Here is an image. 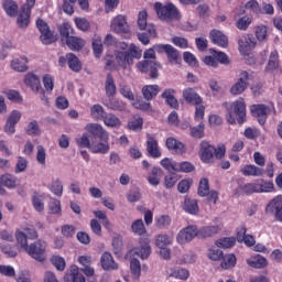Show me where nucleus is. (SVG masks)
<instances>
[{
    "instance_id": "f257e3e1",
    "label": "nucleus",
    "mask_w": 282,
    "mask_h": 282,
    "mask_svg": "<svg viewBox=\"0 0 282 282\" xmlns=\"http://www.w3.org/2000/svg\"><path fill=\"white\" fill-rule=\"evenodd\" d=\"M142 51L138 48L134 44H129L124 42H119L117 44V50L115 51V58L118 67L127 69L133 65V58H141Z\"/></svg>"
},
{
    "instance_id": "f03ea898",
    "label": "nucleus",
    "mask_w": 282,
    "mask_h": 282,
    "mask_svg": "<svg viewBox=\"0 0 282 282\" xmlns=\"http://www.w3.org/2000/svg\"><path fill=\"white\" fill-rule=\"evenodd\" d=\"M224 107L227 111L226 120L229 124H243L246 122V100L239 97L236 101L225 102Z\"/></svg>"
},
{
    "instance_id": "7ed1b4c3",
    "label": "nucleus",
    "mask_w": 282,
    "mask_h": 282,
    "mask_svg": "<svg viewBox=\"0 0 282 282\" xmlns=\"http://www.w3.org/2000/svg\"><path fill=\"white\" fill-rule=\"evenodd\" d=\"M144 61L139 62L137 67L142 74L150 72V78H158V69H160V64L155 62V46L149 48L143 54Z\"/></svg>"
},
{
    "instance_id": "20e7f679",
    "label": "nucleus",
    "mask_w": 282,
    "mask_h": 282,
    "mask_svg": "<svg viewBox=\"0 0 282 282\" xmlns=\"http://www.w3.org/2000/svg\"><path fill=\"white\" fill-rule=\"evenodd\" d=\"M226 155V145L220 144L217 148L210 145L208 142L200 143V160L205 164H213L216 160H221Z\"/></svg>"
},
{
    "instance_id": "39448f33",
    "label": "nucleus",
    "mask_w": 282,
    "mask_h": 282,
    "mask_svg": "<svg viewBox=\"0 0 282 282\" xmlns=\"http://www.w3.org/2000/svg\"><path fill=\"white\" fill-rule=\"evenodd\" d=\"M154 8L161 21H165L166 23H172V21H180V19H182V13H180V10L173 3L162 6V3L156 2L154 4Z\"/></svg>"
},
{
    "instance_id": "423d86ee",
    "label": "nucleus",
    "mask_w": 282,
    "mask_h": 282,
    "mask_svg": "<svg viewBox=\"0 0 282 282\" xmlns=\"http://www.w3.org/2000/svg\"><path fill=\"white\" fill-rule=\"evenodd\" d=\"M24 84L26 87H30L34 94H40L42 102L50 105V99L45 96V89L41 86V77H39V75L28 73L24 77Z\"/></svg>"
},
{
    "instance_id": "0eeeda50",
    "label": "nucleus",
    "mask_w": 282,
    "mask_h": 282,
    "mask_svg": "<svg viewBox=\"0 0 282 282\" xmlns=\"http://www.w3.org/2000/svg\"><path fill=\"white\" fill-rule=\"evenodd\" d=\"M47 250V242L44 240H37L33 243H31L26 249V254L34 259L35 261H39L40 263H43L45 259H47V256L45 254Z\"/></svg>"
},
{
    "instance_id": "6e6552de",
    "label": "nucleus",
    "mask_w": 282,
    "mask_h": 282,
    "mask_svg": "<svg viewBox=\"0 0 282 282\" xmlns=\"http://www.w3.org/2000/svg\"><path fill=\"white\" fill-rule=\"evenodd\" d=\"M154 50L159 54H163V52H165L167 61L172 63V65H177V63L182 61L180 51H177V48L173 47V45L171 44H156L154 45Z\"/></svg>"
},
{
    "instance_id": "1a4fd4ad",
    "label": "nucleus",
    "mask_w": 282,
    "mask_h": 282,
    "mask_svg": "<svg viewBox=\"0 0 282 282\" xmlns=\"http://www.w3.org/2000/svg\"><path fill=\"white\" fill-rule=\"evenodd\" d=\"M248 80H250V74L247 70H242L238 75L237 82L230 87L229 94L231 96H241L248 89Z\"/></svg>"
},
{
    "instance_id": "9d476101",
    "label": "nucleus",
    "mask_w": 282,
    "mask_h": 282,
    "mask_svg": "<svg viewBox=\"0 0 282 282\" xmlns=\"http://www.w3.org/2000/svg\"><path fill=\"white\" fill-rule=\"evenodd\" d=\"M272 111H274V106H265L263 104L251 106V113L253 118H257L259 124H265L268 117Z\"/></svg>"
},
{
    "instance_id": "9b49d317",
    "label": "nucleus",
    "mask_w": 282,
    "mask_h": 282,
    "mask_svg": "<svg viewBox=\"0 0 282 282\" xmlns=\"http://www.w3.org/2000/svg\"><path fill=\"white\" fill-rule=\"evenodd\" d=\"M127 257L128 259L139 257V259H142V261L147 260L149 257H151V245H149L148 240H140V247L131 249Z\"/></svg>"
},
{
    "instance_id": "f8f14e48",
    "label": "nucleus",
    "mask_w": 282,
    "mask_h": 282,
    "mask_svg": "<svg viewBox=\"0 0 282 282\" xmlns=\"http://www.w3.org/2000/svg\"><path fill=\"white\" fill-rule=\"evenodd\" d=\"M21 111L19 110H12L9 113L3 127V131L7 133V135H14V133H17V124L21 122Z\"/></svg>"
},
{
    "instance_id": "ddd939ff",
    "label": "nucleus",
    "mask_w": 282,
    "mask_h": 282,
    "mask_svg": "<svg viewBox=\"0 0 282 282\" xmlns=\"http://www.w3.org/2000/svg\"><path fill=\"white\" fill-rule=\"evenodd\" d=\"M194 237H199L197 227L195 226H187L185 228H183L176 236V241L177 243H180L181 246H184L186 243H191V240Z\"/></svg>"
},
{
    "instance_id": "4468645a",
    "label": "nucleus",
    "mask_w": 282,
    "mask_h": 282,
    "mask_svg": "<svg viewBox=\"0 0 282 282\" xmlns=\"http://www.w3.org/2000/svg\"><path fill=\"white\" fill-rule=\"evenodd\" d=\"M36 28L41 32V41L44 45H52L54 43V33L50 30V25L45 21L37 19Z\"/></svg>"
},
{
    "instance_id": "2eb2a0df",
    "label": "nucleus",
    "mask_w": 282,
    "mask_h": 282,
    "mask_svg": "<svg viewBox=\"0 0 282 282\" xmlns=\"http://www.w3.org/2000/svg\"><path fill=\"white\" fill-rule=\"evenodd\" d=\"M110 28L116 34H128L129 23H127V18L124 15H117L111 21Z\"/></svg>"
},
{
    "instance_id": "dca6fc26",
    "label": "nucleus",
    "mask_w": 282,
    "mask_h": 282,
    "mask_svg": "<svg viewBox=\"0 0 282 282\" xmlns=\"http://www.w3.org/2000/svg\"><path fill=\"white\" fill-rule=\"evenodd\" d=\"M85 130L91 135H97L99 140H109V132L98 123H87Z\"/></svg>"
},
{
    "instance_id": "f3484780",
    "label": "nucleus",
    "mask_w": 282,
    "mask_h": 282,
    "mask_svg": "<svg viewBox=\"0 0 282 282\" xmlns=\"http://www.w3.org/2000/svg\"><path fill=\"white\" fill-rule=\"evenodd\" d=\"M267 213H274L276 219L282 221V195L274 197L267 206Z\"/></svg>"
},
{
    "instance_id": "a211bd4d",
    "label": "nucleus",
    "mask_w": 282,
    "mask_h": 282,
    "mask_svg": "<svg viewBox=\"0 0 282 282\" xmlns=\"http://www.w3.org/2000/svg\"><path fill=\"white\" fill-rule=\"evenodd\" d=\"M165 144L169 151L176 153V155H183V153H186V147L184 143L173 137L167 138Z\"/></svg>"
},
{
    "instance_id": "6ab92c4d",
    "label": "nucleus",
    "mask_w": 282,
    "mask_h": 282,
    "mask_svg": "<svg viewBox=\"0 0 282 282\" xmlns=\"http://www.w3.org/2000/svg\"><path fill=\"white\" fill-rule=\"evenodd\" d=\"M101 141H91L90 151L91 153H101L105 155L109 153V139H100Z\"/></svg>"
},
{
    "instance_id": "aec40b11",
    "label": "nucleus",
    "mask_w": 282,
    "mask_h": 282,
    "mask_svg": "<svg viewBox=\"0 0 282 282\" xmlns=\"http://www.w3.org/2000/svg\"><path fill=\"white\" fill-rule=\"evenodd\" d=\"M183 98L186 102H189L191 105H202V102H204L199 94L195 91V88H185L183 90Z\"/></svg>"
},
{
    "instance_id": "412c9836",
    "label": "nucleus",
    "mask_w": 282,
    "mask_h": 282,
    "mask_svg": "<svg viewBox=\"0 0 282 282\" xmlns=\"http://www.w3.org/2000/svg\"><path fill=\"white\" fill-rule=\"evenodd\" d=\"M155 36H158V32L153 24H150L142 33H138V39L143 45H149L151 43L150 39H155Z\"/></svg>"
},
{
    "instance_id": "4be33fe9",
    "label": "nucleus",
    "mask_w": 282,
    "mask_h": 282,
    "mask_svg": "<svg viewBox=\"0 0 282 282\" xmlns=\"http://www.w3.org/2000/svg\"><path fill=\"white\" fill-rule=\"evenodd\" d=\"M238 45L242 54H248V52H250V50L254 47V45H257V42L254 41L253 37H250V35H242L238 40Z\"/></svg>"
},
{
    "instance_id": "5701e85b",
    "label": "nucleus",
    "mask_w": 282,
    "mask_h": 282,
    "mask_svg": "<svg viewBox=\"0 0 282 282\" xmlns=\"http://www.w3.org/2000/svg\"><path fill=\"white\" fill-rule=\"evenodd\" d=\"M221 230V225H209L198 230V237L200 239H207V237H215Z\"/></svg>"
},
{
    "instance_id": "b1692460",
    "label": "nucleus",
    "mask_w": 282,
    "mask_h": 282,
    "mask_svg": "<svg viewBox=\"0 0 282 282\" xmlns=\"http://www.w3.org/2000/svg\"><path fill=\"white\" fill-rule=\"evenodd\" d=\"M147 151L150 158H162V151H160V147L158 145V141L154 138H148L147 141Z\"/></svg>"
},
{
    "instance_id": "393cba45",
    "label": "nucleus",
    "mask_w": 282,
    "mask_h": 282,
    "mask_svg": "<svg viewBox=\"0 0 282 282\" xmlns=\"http://www.w3.org/2000/svg\"><path fill=\"white\" fill-rule=\"evenodd\" d=\"M210 39L215 45L228 47V37L221 31L213 30L210 32Z\"/></svg>"
},
{
    "instance_id": "a878e982",
    "label": "nucleus",
    "mask_w": 282,
    "mask_h": 282,
    "mask_svg": "<svg viewBox=\"0 0 282 282\" xmlns=\"http://www.w3.org/2000/svg\"><path fill=\"white\" fill-rule=\"evenodd\" d=\"M161 96L165 99L166 105L172 107V109H177L180 107V102L175 98V89L167 88L162 93Z\"/></svg>"
},
{
    "instance_id": "bb28decb",
    "label": "nucleus",
    "mask_w": 282,
    "mask_h": 282,
    "mask_svg": "<svg viewBox=\"0 0 282 282\" xmlns=\"http://www.w3.org/2000/svg\"><path fill=\"white\" fill-rule=\"evenodd\" d=\"M247 264L250 268H254L256 270H261L263 268H268V259L263 256H256L247 259Z\"/></svg>"
},
{
    "instance_id": "cd10ccee",
    "label": "nucleus",
    "mask_w": 282,
    "mask_h": 282,
    "mask_svg": "<svg viewBox=\"0 0 282 282\" xmlns=\"http://www.w3.org/2000/svg\"><path fill=\"white\" fill-rule=\"evenodd\" d=\"M100 263L104 270H118V263L113 261V256H111L109 252L102 253Z\"/></svg>"
},
{
    "instance_id": "c85d7f7f",
    "label": "nucleus",
    "mask_w": 282,
    "mask_h": 282,
    "mask_svg": "<svg viewBox=\"0 0 282 282\" xmlns=\"http://www.w3.org/2000/svg\"><path fill=\"white\" fill-rule=\"evenodd\" d=\"M31 10L32 9L22 7V10L19 13L18 20H17L19 28L24 29V28H28V25H30V14H32Z\"/></svg>"
},
{
    "instance_id": "c756f323",
    "label": "nucleus",
    "mask_w": 282,
    "mask_h": 282,
    "mask_svg": "<svg viewBox=\"0 0 282 282\" xmlns=\"http://www.w3.org/2000/svg\"><path fill=\"white\" fill-rule=\"evenodd\" d=\"M167 274L169 276H172L173 279H180L181 281H186L188 276H191L188 270L180 267L171 268Z\"/></svg>"
},
{
    "instance_id": "7c9ffc66",
    "label": "nucleus",
    "mask_w": 282,
    "mask_h": 282,
    "mask_svg": "<svg viewBox=\"0 0 282 282\" xmlns=\"http://www.w3.org/2000/svg\"><path fill=\"white\" fill-rule=\"evenodd\" d=\"M66 45L73 52H80V50L85 47V40L78 36H70L68 40H66Z\"/></svg>"
},
{
    "instance_id": "2f4dec72",
    "label": "nucleus",
    "mask_w": 282,
    "mask_h": 282,
    "mask_svg": "<svg viewBox=\"0 0 282 282\" xmlns=\"http://www.w3.org/2000/svg\"><path fill=\"white\" fill-rule=\"evenodd\" d=\"M2 8L8 17H17L19 4L14 0H2Z\"/></svg>"
},
{
    "instance_id": "473e14b6",
    "label": "nucleus",
    "mask_w": 282,
    "mask_h": 282,
    "mask_svg": "<svg viewBox=\"0 0 282 282\" xmlns=\"http://www.w3.org/2000/svg\"><path fill=\"white\" fill-rule=\"evenodd\" d=\"M240 172L247 177H261L263 175V169L256 165H245Z\"/></svg>"
},
{
    "instance_id": "72a5a7b5",
    "label": "nucleus",
    "mask_w": 282,
    "mask_h": 282,
    "mask_svg": "<svg viewBox=\"0 0 282 282\" xmlns=\"http://www.w3.org/2000/svg\"><path fill=\"white\" fill-rule=\"evenodd\" d=\"M104 124H106V127H109L110 129H120V127H122V121L120 120V118H118V116L113 113H108L104 117Z\"/></svg>"
},
{
    "instance_id": "f704fd0d",
    "label": "nucleus",
    "mask_w": 282,
    "mask_h": 282,
    "mask_svg": "<svg viewBox=\"0 0 282 282\" xmlns=\"http://www.w3.org/2000/svg\"><path fill=\"white\" fill-rule=\"evenodd\" d=\"M28 63H29L28 57L14 58L11 62V69H13L14 72H20V73L28 72V69H29Z\"/></svg>"
},
{
    "instance_id": "c9c22d12",
    "label": "nucleus",
    "mask_w": 282,
    "mask_h": 282,
    "mask_svg": "<svg viewBox=\"0 0 282 282\" xmlns=\"http://www.w3.org/2000/svg\"><path fill=\"white\" fill-rule=\"evenodd\" d=\"M160 91V86L158 85H145L142 88V96L145 100H153Z\"/></svg>"
},
{
    "instance_id": "e433bc0d",
    "label": "nucleus",
    "mask_w": 282,
    "mask_h": 282,
    "mask_svg": "<svg viewBox=\"0 0 282 282\" xmlns=\"http://www.w3.org/2000/svg\"><path fill=\"white\" fill-rule=\"evenodd\" d=\"M67 63L69 69L72 72H80L83 69V64L80 63V59L74 54V53H68L66 54Z\"/></svg>"
},
{
    "instance_id": "4c0bfd02",
    "label": "nucleus",
    "mask_w": 282,
    "mask_h": 282,
    "mask_svg": "<svg viewBox=\"0 0 282 282\" xmlns=\"http://www.w3.org/2000/svg\"><path fill=\"white\" fill-rule=\"evenodd\" d=\"M105 89L108 98H113L116 96V82L113 80V75L107 74L105 82Z\"/></svg>"
},
{
    "instance_id": "58836bf2",
    "label": "nucleus",
    "mask_w": 282,
    "mask_h": 282,
    "mask_svg": "<svg viewBox=\"0 0 282 282\" xmlns=\"http://www.w3.org/2000/svg\"><path fill=\"white\" fill-rule=\"evenodd\" d=\"M15 239L20 250H24L25 252L26 249L30 248V245L28 243V235L21 231V229L15 230Z\"/></svg>"
},
{
    "instance_id": "ea45409f",
    "label": "nucleus",
    "mask_w": 282,
    "mask_h": 282,
    "mask_svg": "<svg viewBox=\"0 0 282 282\" xmlns=\"http://www.w3.org/2000/svg\"><path fill=\"white\" fill-rule=\"evenodd\" d=\"M184 210L189 215H197L199 213V205L196 199L185 198Z\"/></svg>"
},
{
    "instance_id": "a19ab883",
    "label": "nucleus",
    "mask_w": 282,
    "mask_h": 282,
    "mask_svg": "<svg viewBox=\"0 0 282 282\" xmlns=\"http://www.w3.org/2000/svg\"><path fill=\"white\" fill-rule=\"evenodd\" d=\"M162 169L153 167L151 174L148 176L149 184H151V186H159L160 180H162Z\"/></svg>"
},
{
    "instance_id": "79ce46f5",
    "label": "nucleus",
    "mask_w": 282,
    "mask_h": 282,
    "mask_svg": "<svg viewBox=\"0 0 282 282\" xmlns=\"http://www.w3.org/2000/svg\"><path fill=\"white\" fill-rule=\"evenodd\" d=\"M173 243V236H169L166 234H160L155 238V246L158 248H169Z\"/></svg>"
},
{
    "instance_id": "37998d69",
    "label": "nucleus",
    "mask_w": 282,
    "mask_h": 282,
    "mask_svg": "<svg viewBox=\"0 0 282 282\" xmlns=\"http://www.w3.org/2000/svg\"><path fill=\"white\" fill-rule=\"evenodd\" d=\"M131 230L133 235H138L139 237H142V235H147V227L144 226V220H134L131 225Z\"/></svg>"
},
{
    "instance_id": "c03bdc74",
    "label": "nucleus",
    "mask_w": 282,
    "mask_h": 282,
    "mask_svg": "<svg viewBox=\"0 0 282 282\" xmlns=\"http://www.w3.org/2000/svg\"><path fill=\"white\" fill-rule=\"evenodd\" d=\"M235 265H237V257H235V254L229 253L223 257V261L220 263V268H223V270H230V268H235Z\"/></svg>"
},
{
    "instance_id": "a18cd8bd",
    "label": "nucleus",
    "mask_w": 282,
    "mask_h": 282,
    "mask_svg": "<svg viewBox=\"0 0 282 282\" xmlns=\"http://www.w3.org/2000/svg\"><path fill=\"white\" fill-rule=\"evenodd\" d=\"M258 193H272L274 191V183L268 181H257L256 182Z\"/></svg>"
},
{
    "instance_id": "49530a36",
    "label": "nucleus",
    "mask_w": 282,
    "mask_h": 282,
    "mask_svg": "<svg viewBox=\"0 0 282 282\" xmlns=\"http://www.w3.org/2000/svg\"><path fill=\"white\" fill-rule=\"evenodd\" d=\"M25 133L28 135H33V137H39L41 135V126H39V121L36 120H31L26 128H25Z\"/></svg>"
},
{
    "instance_id": "de8ad7c7",
    "label": "nucleus",
    "mask_w": 282,
    "mask_h": 282,
    "mask_svg": "<svg viewBox=\"0 0 282 282\" xmlns=\"http://www.w3.org/2000/svg\"><path fill=\"white\" fill-rule=\"evenodd\" d=\"M32 204H33L34 210H36L37 213H43V210H45V200L42 195L36 193L33 194Z\"/></svg>"
},
{
    "instance_id": "09e8293b",
    "label": "nucleus",
    "mask_w": 282,
    "mask_h": 282,
    "mask_svg": "<svg viewBox=\"0 0 282 282\" xmlns=\"http://www.w3.org/2000/svg\"><path fill=\"white\" fill-rule=\"evenodd\" d=\"M245 10H249V12H252L253 14H263V9L257 0H249L245 4Z\"/></svg>"
},
{
    "instance_id": "8fccbe9b",
    "label": "nucleus",
    "mask_w": 282,
    "mask_h": 282,
    "mask_svg": "<svg viewBox=\"0 0 282 282\" xmlns=\"http://www.w3.org/2000/svg\"><path fill=\"white\" fill-rule=\"evenodd\" d=\"M0 182L7 188H17V178L12 174H3L0 177Z\"/></svg>"
},
{
    "instance_id": "3c124183",
    "label": "nucleus",
    "mask_w": 282,
    "mask_h": 282,
    "mask_svg": "<svg viewBox=\"0 0 282 282\" xmlns=\"http://www.w3.org/2000/svg\"><path fill=\"white\" fill-rule=\"evenodd\" d=\"M42 83L46 94H52V91H54V76L45 74L42 78Z\"/></svg>"
},
{
    "instance_id": "603ef678",
    "label": "nucleus",
    "mask_w": 282,
    "mask_h": 282,
    "mask_svg": "<svg viewBox=\"0 0 282 282\" xmlns=\"http://www.w3.org/2000/svg\"><path fill=\"white\" fill-rule=\"evenodd\" d=\"M108 109H112V111H124L127 109V104L120 99H111L107 104Z\"/></svg>"
},
{
    "instance_id": "864d4df0",
    "label": "nucleus",
    "mask_w": 282,
    "mask_h": 282,
    "mask_svg": "<svg viewBox=\"0 0 282 282\" xmlns=\"http://www.w3.org/2000/svg\"><path fill=\"white\" fill-rule=\"evenodd\" d=\"M147 11H140L138 14L137 25L141 32H144V30H149V26L151 24L147 23Z\"/></svg>"
},
{
    "instance_id": "5fc2aeb1",
    "label": "nucleus",
    "mask_w": 282,
    "mask_h": 282,
    "mask_svg": "<svg viewBox=\"0 0 282 282\" xmlns=\"http://www.w3.org/2000/svg\"><path fill=\"white\" fill-rule=\"evenodd\" d=\"M48 212L51 215H61V200L51 197L48 202Z\"/></svg>"
},
{
    "instance_id": "6e6d98bb",
    "label": "nucleus",
    "mask_w": 282,
    "mask_h": 282,
    "mask_svg": "<svg viewBox=\"0 0 282 282\" xmlns=\"http://www.w3.org/2000/svg\"><path fill=\"white\" fill-rule=\"evenodd\" d=\"M155 226L160 229L169 228L171 226V216L161 215L155 217Z\"/></svg>"
},
{
    "instance_id": "4d7b16f0",
    "label": "nucleus",
    "mask_w": 282,
    "mask_h": 282,
    "mask_svg": "<svg viewBox=\"0 0 282 282\" xmlns=\"http://www.w3.org/2000/svg\"><path fill=\"white\" fill-rule=\"evenodd\" d=\"M119 93L123 98H127L128 100H135V95H133V91L131 90V87L127 84H120L119 85Z\"/></svg>"
},
{
    "instance_id": "13d9d810",
    "label": "nucleus",
    "mask_w": 282,
    "mask_h": 282,
    "mask_svg": "<svg viewBox=\"0 0 282 282\" xmlns=\"http://www.w3.org/2000/svg\"><path fill=\"white\" fill-rule=\"evenodd\" d=\"M75 142L79 149H89V151L91 150V141L89 140V134L87 133H84L82 137L77 138Z\"/></svg>"
},
{
    "instance_id": "bf43d9fd",
    "label": "nucleus",
    "mask_w": 282,
    "mask_h": 282,
    "mask_svg": "<svg viewBox=\"0 0 282 282\" xmlns=\"http://www.w3.org/2000/svg\"><path fill=\"white\" fill-rule=\"evenodd\" d=\"M90 116L91 118H95V120H104L105 118V108H102L100 105H94L90 108Z\"/></svg>"
},
{
    "instance_id": "052dcab7",
    "label": "nucleus",
    "mask_w": 282,
    "mask_h": 282,
    "mask_svg": "<svg viewBox=\"0 0 282 282\" xmlns=\"http://www.w3.org/2000/svg\"><path fill=\"white\" fill-rule=\"evenodd\" d=\"M130 270L131 273L137 276V279H140V274L142 272V264H140V260L135 258H130Z\"/></svg>"
},
{
    "instance_id": "680f3d73",
    "label": "nucleus",
    "mask_w": 282,
    "mask_h": 282,
    "mask_svg": "<svg viewBox=\"0 0 282 282\" xmlns=\"http://www.w3.org/2000/svg\"><path fill=\"white\" fill-rule=\"evenodd\" d=\"M210 193V186L208 185V178H202L198 185V195L199 197H207Z\"/></svg>"
},
{
    "instance_id": "e2e57ef3",
    "label": "nucleus",
    "mask_w": 282,
    "mask_h": 282,
    "mask_svg": "<svg viewBox=\"0 0 282 282\" xmlns=\"http://www.w3.org/2000/svg\"><path fill=\"white\" fill-rule=\"evenodd\" d=\"M160 164L163 169H165V171H169V173H171V171L177 172V162L173 161L172 159L165 158L161 160Z\"/></svg>"
},
{
    "instance_id": "0e129e2a",
    "label": "nucleus",
    "mask_w": 282,
    "mask_h": 282,
    "mask_svg": "<svg viewBox=\"0 0 282 282\" xmlns=\"http://www.w3.org/2000/svg\"><path fill=\"white\" fill-rule=\"evenodd\" d=\"M238 191L240 193H243L245 195H252V193H258L257 182L256 183H247L245 185H240L238 187Z\"/></svg>"
},
{
    "instance_id": "69168bd1",
    "label": "nucleus",
    "mask_w": 282,
    "mask_h": 282,
    "mask_svg": "<svg viewBox=\"0 0 282 282\" xmlns=\"http://www.w3.org/2000/svg\"><path fill=\"white\" fill-rule=\"evenodd\" d=\"M276 67H279V52L273 51L270 54L267 69L272 72V69H276Z\"/></svg>"
},
{
    "instance_id": "338daca9",
    "label": "nucleus",
    "mask_w": 282,
    "mask_h": 282,
    "mask_svg": "<svg viewBox=\"0 0 282 282\" xmlns=\"http://www.w3.org/2000/svg\"><path fill=\"white\" fill-rule=\"evenodd\" d=\"M180 181V176L175 173H170L164 177V186L165 188H173L175 184Z\"/></svg>"
},
{
    "instance_id": "774afa93",
    "label": "nucleus",
    "mask_w": 282,
    "mask_h": 282,
    "mask_svg": "<svg viewBox=\"0 0 282 282\" xmlns=\"http://www.w3.org/2000/svg\"><path fill=\"white\" fill-rule=\"evenodd\" d=\"M51 263L54 265V268H56V270H58L59 272H63V270H65V258L61 257V256H53L51 258Z\"/></svg>"
}]
</instances>
